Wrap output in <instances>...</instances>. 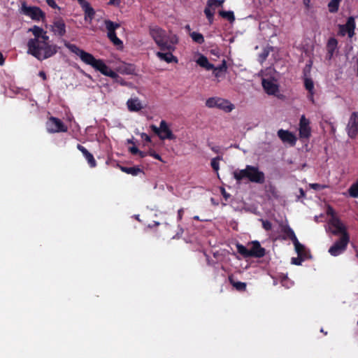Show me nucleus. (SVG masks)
Here are the masks:
<instances>
[{
	"label": "nucleus",
	"mask_w": 358,
	"mask_h": 358,
	"mask_svg": "<svg viewBox=\"0 0 358 358\" xmlns=\"http://www.w3.org/2000/svg\"><path fill=\"white\" fill-rule=\"evenodd\" d=\"M310 121L303 115L299 121V136L301 138H308L311 134V129L309 126Z\"/></svg>",
	"instance_id": "16"
},
{
	"label": "nucleus",
	"mask_w": 358,
	"mask_h": 358,
	"mask_svg": "<svg viewBox=\"0 0 358 358\" xmlns=\"http://www.w3.org/2000/svg\"><path fill=\"white\" fill-rule=\"evenodd\" d=\"M178 43L176 37L171 38L169 35H166L160 41H157L156 44L159 48L161 51L166 50H175V44Z\"/></svg>",
	"instance_id": "15"
},
{
	"label": "nucleus",
	"mask_w": 358,
	"mask_h": 358,
	"mask_svg": "<svg viewBox=\"0 0 358 358\" xmlns=\"http://www.w3.org/2000/svg\"><path fill=\"white\" fill-rule=\"evenodd\" d=\"M138 156L141 157V158H144L147 155H148V152H143V151H141L139 150V152H138Z\"/></svg>",
	"instance_id": "52"
},
{
	"label": "nucleus",
	"mask_w": 358,
	"mask_h": 358,
	"mask_svg": "<svg viewBox=\"0 0 358 358\" xmlns=\"http://www.w3.org/2000/svg\"><path fill=\"white\" fill-rule=\"evenodd\" d=\"M148 155L154 157L156 159H158V160L162 162V159L161 156L152 150H150V151H148Z\"/></svg>",
	"instance_id": "44"
},
{
	"label": "nucleus",
	"mask_w": 358,
	"mask_h": 358,
	"mask_svg": "<svg viewBox=\"0 0 358 358\" xmlns=\"http://www.w3.org/2000/svg\"><path fill=\"white\" fill-rule=\"evenodd\" d=\"M342 0H331L328 3L329 11L335 13L338 10L340 3Z\"/></svg>",
	"instance_id": "32"
},
{
	"label": "nucleus",
	"mask_w": 358,
	"mask_h": 358,
	"mask_svg": "<svg viewBox=\"0 0 358 358\" xmlns=\"http://www.w3.org/2000/svg\"><path fill=\"white\" fill-rule=\"evenodd\" d=\"M357 76H358V64H357Z\"/></svg>",
	"instance_id": "63"
},
{
	"label": "nucleus",
	"mask_w": 358,
	"mask_h": 358,
	"mask_svg": "<svg viewBox=\"0 0 358 358\" xmlns=\"http://www.w3.org/2000/svg\"><path fill=\"white\" fill-rule=\"evenodd\" d=\"M350 242V235L345 234L343 237H340L329 249L331 255L336 257L343 253Z\"/></svg>",
	"instance_id": "7"
},
{
	"label": "nucleus",
	"mask_w": 358,
	"mask_h": 358,
	"mask_svg": "<svg viewBox=\"0 0 358 358\" xmlns=\"http://www.w3.org/2000/svg\"><path fill=\"white\" fill-rule=\"evenodd\" d=\"M28 31L31 32L34 36L27 43L28 54L39 61H43L52 57L58 52L59 47L50 43L47 31L42 27L34 25Z\"/></svg>",
	"instance_id": "1"
},
{
	"label": "nucleus",
	"mask_w": 358,
	"mask_h": 358,
	"mask_svg": "<svg viewBox=\"0 0 358 358\" xmlns=\"http://www.w3.org/2000/svg\"><path fill=\"white\" fill-rule=\"evenodd\" d=\"M348 192L351 197H358V180L350 186V187L348 189Z\"/></svg>",
	"instance_id": "38"
},
{
	"label": "nucleus",
	"mask_w": 358,
	"mask_h": 358,
	"mask_svg": "<svg viewBox=\"0 0 358 358\" xmlns=\"http://www.w3.org/2000/svg\"><path fill=\"white\" fill-rule=\"evenodd\" d=\"M196 63L201 67L206 70H211L214 69V65L209 62L208 58L203 55H201L196 60Z\"/></svg>",
	"instance_id": "29"
},
{
	"label": "nucleus",
	"mask_w": 358,
	"mask_h": 358,
	"mask_svg": "<svg viewBox=\"0 0 358 358\" xmlns=\"http://www.w3.org/2000/svg\"><path fill=\"white\" fill-rule=\"evenodd\" d=\"M50 31L55 36L63 37L66 34V24L62 17H56L52 24L50 25Z\"/></svg>",
	"instance_id": "14"
},
{
	"label": "nucleus",
	"mask_w": 358,
	"mask_h": 358,
	"mask_svg": "<svg viewBox=\"0 0 358 358\" xmlns=\"http://www.w3.org/2000/svg\"><path fill=\"white\" fill-rule=\"evenodd\" d=\"M278 136L284 143H288L291 145H294L296 142V138L293 133L288 130L280 129L278 131Z\"/></svg>",
	"instance_id": "18"
},
{
	"label": "nucleus",
	"mask_w": 358,
	"mask_h": 358,
	"mask_svg": "<svg viewBox=\"0 0 358 358\" xmlns=\"http://www.w3.org/2000/svg\"><path fill=\"white\" fill-rule=\"evenodd\" d=\"M300 193H301V195L302 196H305V192H304V191L303 190V189H301V188L300 189Z\"/></svg>",
	"instance_id": "58"
},
{
	"label": "nucleus",
	"mask_w": 358,
	"mask_h": 358,
	"mask_svg": "<svg viewBox=\"0 0 358 358\" xmlns=\"http://www.w3.org/2000/svg\"><path fill=\"white\" fill-rule=\"evenodd\" d=\"M356 29L355 19L353 16L348 18L345 24L338 25V34L344 36L348 34L349 38H352L355 34V30Z\"/></svg>",
	"instance_id": "10"
},
{
	"label": "nucleus",
	"mask_w": 358,
	"mask_h": 358,
	"mask_svg": "<svg viewBox=\"0 0 358 358\" xmlns=\"http://www.w3.org/2000/svg\"><path fill=\"white\" fill-rule=\"evenodd\" d=\"M194 220H199V216H194Z\"/></svg>",
	"instance_id": "60"
},
{
	"label": "nucleus",
	"mask_w": 358,
	"mask_h": 358,
	"mask_svg": "<svg viewBox=\"0 0 358 358\" xmlns=\"http://www.w3.org/2000/svg\"><path fill=\"white\" fill-rule=\"evenodd\" d=\"M304 87L305 89L309 92H313L314 90V83L312 78H304Z\"/></svg>",
	"instance_id": "37"
},
{
	"label": "nucleus",
	"mask_w": 358,
	"mask_h": 358,
	"mask_svg": "<svg viewBox=\"0 0 358 358\" xmlns=\"http://www.w3.org/2000/svg\"><path fill=\"white\" fill-rule=\"evenodd\" d=\"M213 70V73L216 78H220L224 73L227 70V62L223 59L222 64L218 66H215Z\"/></svg>",
	"instance_id": "28"
},
{
	"label": "nucleus",
	"mask_w": 358,
	"mask_h": 358,
	"mask_svg": "<svg viewBox=\"0 0 358 358\" xmlns=\"http://www.w3.org/2000/svg\"><path fill=\"white\" fill-rule=\"evenodd\" d=\"M211 150L215 152H219V148L218 147H213L211 148Z\"/></svg>",
	"instance_id": "56"
},
{
	"label": "nucleus",
	"mask_w": 358,
	"mask_h": 358,
	"mask_svg": "<svg viewBox=\"0 0 358 358\" xmlns=\"http://www.w3.org/2000/svg\"><path fill=\"white\" fill-rule=\"evenodd\" d=\"M141 137H142V138H143L147 142H150L151 141L150 137L148 134H146L145 133H142L141 134Z\"/></svg>",
	"instance_id": "51"
},
{
	"label": "nucleus",
	"mask_w": 358,
	"mask_h": 358,
	"mask_svg": "<svg viewBox=\"0 0 358 358\" xmlns=\"http://www.w3.org/2000/svg\"><path fill=\"white\" fill-rule=\"evenodd\" d=\"M310 0H304V4L306 6V7L309 6Z\"/></svg>",
	"instance_id": "57"
},
{
	"label": "nucleus",
	"mask_w": 358,
	"mask_h": 358,
	"mask_svg": "<svg viewBox=\"0 0 358 358\" xmlns=\"http://www.w3.org/2000/svg\"><path fill=\"white\" fill-rule=\"evenodd\" d=\"M150 34L155 43L160 41L162 38L165 37L166 34V31L159 27H153L150 29Z\"/></svg>",
	"instance_id": "24"
},
{
	"label": "nucleus",
	"mask_w": 358,
	"mask_h": 358,
	"mask_svg": "<svg viewBox=\"0 0 358 358\" xmlns=\"http://www.w3.org/2000/svg\"><path fill=\"white\" fill-rule=\"evenodd\" d=\"M222 159V157H220V156H217L213 159H212L211 160V162H210V165H211V167L212 169L215 171V172H217L219 169H220V166H219V162Z\"/></svg>",
	"instance_id": "40"
},
{
	"label": "nucleus",
	"mask_w": 358,
	"mask_h": 358,
	"mask_svg": "<svg viewBox=\"0 0 358 358\" xmlns=\"http://www.w3.org/2000/svg\"><path fill=\"white\" fill-rule=\"evenodd\" d=\"M327 213H328L329 215H332V217H335V216L334 215V211L333 208H331V207H329V208L328 211H327Z\"/></svg>",
	"instance_id": "54"
},
{
	"label": "nucleus",
	"mask_w": 358,
	"mask_h": 358,
	"mask_svg": "<svg viewBox=\"0 0 358 358\" xmlns=\"http://www.w3.org/2000/svg\"><path fill=\"white\" fill-rule=\"evenodd\" d=\"M326 59L331 60L336 51L338 50V40L334 37H331L327 41Z\"/></svg>",
	"instance_id": "20"
},
{
	"label": "nucleus",
	"mask_w": 358,
	"mask_h": 358,
	"mask_svg": "<svg viewBox=\"0 0 358 358\" xmlns=\"http://www.w3.org/2000/svg\"><path fill=\"white\" fill-rule=\"evenodd\" d=\"M236 248H237L238 252L240 255H241L243 257H245V258L250 257V250L243 245H242L241 243H237Z\"/></svg>",
	"instance_id": "34"
},
{
	"label": "nucleus",
	"mask_w": 358,
	"mask_h": 358,
	"mask_svg": "<svg viewBox=\"0 0 358 358\" xmlns=\"http://www.w3.org/2000/svg\"><path fill=\"white\" fill-rule=\"evenodd\" d=\"M249 250L250 257L261 258L266 254V250L261 246L257 241L252 242V248Z\"/></svg>",
	"instance_id": "19"
},
{
	"label": "nucleus",
	"mask_w": 358,
	"mask_h": 358,
	"mask_svg": "<svg viewBox=\"0 0 358 358\" xmlns=\"http://www.w3.org/2000/svg\"><path fill=\"white\" fill-rule=\"evenodd\" d=\"M184 213L183 208H180L178 210V220L180 221L182 220Z\"/></svg>",
	"instance_id": "50"
},
{
	"label": "nucleus",
	"mask_w": 358,
	"mask_h": 358,
	"mask_svg": "<svg viewBox=\"0 0 358 358\" xmlns=\"http://www.w3.org/2000/svg\"><path fill=\"white\" fill-rule=\"evenodd\" d=\"M46 129L48 133L54 134L66 132L68 131V127L60 119L55 117H50L46 122Z\"/></svg>",
	"instance_id": "9"
},
{
	"label": "nucleus",
	"mask_w": 358,
	"mask_h": 358,
	"mask_svg": "<svg viewBox=\"0 0 358 358\" xmlns=\"http://www.w3.org/2000/svg\"><path fill=\"white\" fill-rule=\"evenodd\" d=\"M190 36L192 39L198 44H202L205 41L203 36L199 32L193 31L190 33Z\"/></svg>",
	"instance_id": "35"
},
{
	"label": "nucleus",
	"mask_w": 358,
	"mask_h": 358,
	"mask_svg": "<svg viewBox=\"0 0 358 358\" xmlns=\"http://www.w3.org/2000/svg\"><path fill=\"white\" fill-rule=\"evenodd\" d=\"M65 46L73 53L79 56L82 62L87 65H90L96 71L101 72L103 75L112 78L118 77V74L108 67L103 60L96 59L92 54L80 49L75 44L69 43H65Z\"/></svg>",
	"instance_id": "3"
},
{
	"label": "nucleus",
	"mask_w": 358,
	"mask_h": 358,
	"mask_svg": "<svg viewBox=\"0 0 358 358\" xmlns=\"http://www.w3.org/2000/svg\"><path fill=\"white\" fill-rule=\"evenodd\" d=\"M348 136L354 139L358 135V111L351 113L346 127Z\"/></svg>",
	"instance_id": "13"
},
{
	"label": "nucleus",
	"mask_w": 358,
	"mask_h": 358,
	"mask_svg": "<svg viewBox=\"0 0 358 358\" xmlns=\"http://www.w3.org/2000/svg\"><path fill=\"white\" fill-rule=\"evenodd\" d=\"M127 106L129 110L131 112H138L143 108L142 103L138 98L129 99L127 101Z\"/></svg>",
	"instance_id": "27"
},
{
	"label": "nucleus",
	"mask_w": 358,
	"mask_h": 358,
	"mask_svg": "<svg viewBox=\"0 0 358 358\" xmlns=\"http://www.w3.org/2000/svg\"><path fill=\"white\" fill-rule=\"evenodd\" d=\"M314 94H315V91L308 92L307 97H308V100L310 101H311L312 103H315Z\"/></svg>",
	"instance_id": "48"
},
{
	"label": "nucleus",
	"mask_w": 358,
	"mask_h": 358,
	"mask_svg": "<svg viewBox=\"0 0 358 358\" xmlns=\"http://www.w3.org/2000/svg\"><path fill=\"white\" fill-rule=\"evenodd\" d=\"M129 152L132 155H138V152H139V150L138 149L137 147L133 146V147L129 148Z\"/></svg>",
	"instance_id": "49"
},
{
	"label": "nucleus",
	"mask_w": 358,
	"mask_h": 358,
	"mask_svg": "<svg viewBox=\"0 0 358 358\" xmlns=\"http://www.w3.org/2000/svg\"><path fill=\"white\" fill-rule=\"evenodd\" d=\"M221 194L224 198L225 201H227L229 198L230 197V194L227 193L224 188H221Z\"/></svg>",
	"instance_id": "47"
},
{
	"label": "nucleus",
	"mask_w": 358,
	"mask_h": 358,
	"mask_svg": "<svg viewBox=\"0 0 358 358\" xmlns=\"http://www.w3.org/2000/svg\"><path fill=\"white\" fill-rule=\"evenodd\" d=\"M120 170L124 173H126L127 174H130V175H132L134 176H137L140 173L143 172L142 169H141L140 168H138L137 166H131V167L120 166Z\"/></svg>",
	"instance_id": "31"
},
{
	"label": "nucleus",
	"mask_w": 358,
	"mask_h": 358,
	"mask_svg": "<svg viewBox=\"0 0 358 358\" xmlns=\"http://www.w3.org/2000/svg\"><path fill=\"white\" fill-rule=\"evenodd\" d=\"M229 281L237 291L244 292L246 290V283L235 281L232 275L229 276Z\"/></svg>",
	"instance_id": "30"
},
{
	"label": "nucleus",
	"mask_w": 358,
	"mask_h": 358,
	"mask_svg": "<svg viewBox=\"0 0 358 358\" xmlns=\"http://www.w3.org/2000/svg\"><path fill=\"white\" fill-rule=\"evenodd\" d=\"M3 63H4V58H3L2 53L0 52V66L3 65Z\"/></svg>",
	"instance_id": "55"
},
{
	"label": "nucleus",
	"mask_w": 358,
	"mask_h": 358,
	"mask_svg": "<svg viewBox=\"0 0 358 358\" xmlns=\"http://www.w3.org/2000/svg\"><path fill=\"white\" fill-rule=\"evenodd\" d=\"M321 332L324 333V331H323V329H322Z\"/></svg>",
	"instance_id": "62"
},
{
	"label": "nucleus",
	"mask_w": 358,
	"mask_h": 358,
	"mask_svg": "<svg viewBox=\"0 0 358 358\" xmlns=\"http://www.w3.org/2000/svg\"><path fill=\"white\" fill-rule=\"evenodd\" d=\"M262 86L268 94H275L278 91V86L272 80L263 79Z\"/></svg>",
	"instance_id": "25"
},
{
	"label": "nucleus",
	"mask_w": 358,
	"mask_h": 358,
	"mask_svg": "<svg viewBox=\"0 0 358 358\" xmlns=\"http://www.w3.org/2000/svg\"><path fill=\"white\" fill-rule=\"evenodd\" d=\"M21 10L24 15L29 17L32 20L37 22L45 20V13L38 6H28L25 2H23Z\"/></svg>",
	"instance_id": "5"
},
{
	"label": "nucleus",
	"mask_w": 358,
	"mask_h": 358,
	"mask_svg": "<svg viewBox=\"0 0 358 358\" xmlns=\"http://www.w3.org/2000/svg\"><path fill=\"white\" fill-rule=\"evenodd\" d=\"M150 129L161 140H175L176 138V136L169 129L165 120H162L160 122L159 127H157L155 124H152L150 126Z\"/></svg>",
	"instance_id": "6"
},
{
	"label": "nucleus",
	"mask_w": 358,
	"mask_h": 358,
	"mask_svg": "<svg viewBox=\"0 0 358 358\" xmlns=\"http://www.w3.org/2000/svg\"><path fill=\"white\" fill-rule=\"evenodd\" d=\"M224 1V0H208L203 12L208 19L209 24H212L213 23L215 8L221 7Z\"/></svg>",
	"instance_id": "11"
},
{
	"label": "nucleus",
	"mask_w": 358,
	"mask_h": 358,
	"mask_svg": "<svg viewBox=\"0 0 358 358\" xmlns=\"http://www.w3.org/2000/svg\"><path fill=\"white\" fill-rule=\"evenodd\" d=\"M304 258L298 256V257L292 258V263L295 265H301L302 262L304 261Z\"/></svg>",
	"instance_id": "43"
},
{
	"label": "nucleus",
	"mask_w": 358,
	"mask_h": 358,
	"mask_svg": "<svg viewBox=\"0 0 358 358\" xmlns=\"http://www.w3.org/2000/svg\"><path fill=\"white\" fill-rule=\"evenodd\" d=\"M233 175L238 183L245 178L248 179L251 182L258 184H263L265 182L264 173L259 171L258 167L251 165H247L244 169L236 170Z\"/></svg>",
	"instance_id": "4"
},
{
	"label": "nucleus",
	"mask_w": 358,
	"mask_h": 358,
	"mask_svg": "<svg viewBox=\"0 0 358 358\" xmlns=\"http://www.w3.org/2000/svg\"><path fill=\"white\" fill-rule=\"evenodd\" d=\"M120 0H109V2L108 3V5L115 6L117 7L120 6Z\"/></svg>",
	"instance_id": "46"
},
{
	"label": "nucleus",
	"mask_w": 358,
	"mask_h": 358,
	"mask_svg": "<svg viewBox=\"0 0 358 358\" xmlns=\"http://www.w3.org/2000/svg\"><path fill=\"white\" fill-rule=\"evenodd\" d=\"M309 186H310V187L311 189H313L314 190H316V191L324 189H325L327 187L326 185H321V184H319V183H310V184H309Z\"/></svg>",
	"instance_id": "41"
},
{
	"label": "nucleus",
	"mask_w": 358,
	"mask_h": 358,
	"mask_svg": "<svg viewBox=\"0 0 358 358\" xmlns=\"http://www.w3.org/2000/svg\"><path fill=\"white\" fill-rule=\"evenodd\" d=\"M217 108L222 110L226 113H229L234 108V105L229 100L219 97Z\"/></svg>",
	"instance_id": "26"
},
{
	"label": "nucleus",
	"mask_w": 358,
	"mask_h": 358,
	"mask_svg": "<svg viewBox=\"0 0 358 358\" xmlns=\"http://www.w3.org/2000/svg\"><path fill=\"white\" fill-rule=\"evenodd\" d=\"M65 46L73 53L79 56L82 62L87 65H90L96 71L101 72L103 75L112 78L118 77V74L108 67L103 60L96 59L92 54L80 49L75 44L69 43H65Z\"/></svg>",
	"instance_id": "2"
},
{
	"label": "nucleus",
	"mask_w": 358,
	"mask_h": 358,
	"mask_svg": "<svg viewBox=\"0 0 358 358\" xmlns=\"http://www.w3.org/2000/svg\"><path fill=\"white\" fill-rule=\"evenodd\" d=\"M219 97H210L208 98L206 101V106L208 108H217V103L218 101Z\"/></svg>",
	"instance_id": "39"
},
{
	"label": "nucleus",
	"mask_w": 358,
	"mask_h": 358,
	"mask_svg": "<svg viewBox=\"0 0 358 358\" xmlns=\"http://www.w3.org/2000/svg\"><path fill=\"white\" fill-rule=\"evenodd\" d=\"M47 4L51 7L52 8H54V9H60V7H59L57 6V4L56 3V2L54 1V0H45Z\"/></svg>",
	"instance_id": "45"
},
{
	"label": "nucleus",
	"mask_w": 358,
	"mask_h": 358,
	"mask_svg": "<svg viewBox=\"0 0 358 358\" xmlns=\"http://www.w3.org/2000/svg\"><path fill=\"white\" fill-rule=\"evenodd\" d=\"M219 15L222 17L227 19L230 22H233L235 20V16L233 11L220 10Z\"/></svg>",
	"instance_id": "33"
},
{
	"label": "nucleus",
	"mask_w": 358,
	"mask_h": 358,
	"mask_svg": "<svg viewBox=\"0 0 358 358\" xmlns=\"http://www.w3.org/2000/svg\"><path fill=\"white\" fill-rule=\"evenodd\" d=\"M186 28H187V29H189V25H187V26L186 27Z\"/></svg>",
	"instance_id": "61"
},
{
	"label": "nucleus",
	"mask_w": 358,
	"mask_h": 358,
	"mask_svg": "<svg viewBox=\"0 0 358 358\" xmlns=\"http://www.w3.org/2000/svg\"><path fill=\"white\" fill-rule=\"evenodd\" d=\"M329 224L331 233L335 236L341 234V237H343L345 234H349L345 224L337 217H332L329 220Z\"/></svg>",
	"instance_id": "12"
},
{
	"label": "nucleus",
	"mask_w": 358,
	"mask_h": 358,
	"mask_svg": "<svg viewBox=\"0 0 358 358\" xmlns=\"http://www.w3.org/2000/svg\"><path fill=\"white\" fill-rule=\"evenodd\" d=\"M127 143H134V142H133V140H132V139H128V140H127Z\"/></svg>",
	"instance_id": "59"
},
{
	"label": "nucleus",
	"mask_w": 358,
	"mask_h": 358,
	"mask_svg": "<svg viewBox=\"0 0 358 358\" xmlns=\"http://www.w3.org/2000/svg\"><path fill=\"white\" fill-rule=\"evenodd\" d=\"M282 232L283 233L285 237L284 238L290 239L294 245V247L298 250L300 248H302L301 244L299 242L294 231L293 229L288 225L283 226L282 228Z\"/></svg>",
	"instance_id": "17"
},
{
	"label": "nucleus",
	"mask_w": 358,
	"mask_h": 358,
	"mask_svg": "<svg viewBox=\"0 0 358 358\" xmlns=\"http://www.w3.org/2000/svg\"><path fill=\"white\" fill-rule=\"evenodd\" d=\"M77 148L83 153L90 167L94 168L96 166V162L93 155L90 153L84 146L80 144H78Z\"/></svg>",
	"instance_id": "23"
},
{
	"label": "nucleus",
	"mask_w": 358,
	"mask_h": 358,
	"mask_svg": "<svg viewBox=\"0 0 358 358\" xmlns=\"http://www.w3.org/2000/svg\"><path fill=\"white\" fill-rule=\"evenodd\" d=\"M262 227L266 231H270L272 229V224L268 220H262Z\"/></svg>",
	"instance_id": "42"
},
{
	"label": "nucleus",
	"mask_w": 358,
	"mask_h": 358,
	"mask_svg": "<svg viewBox=\"0 0 358 358\" xmlns=\"http://www.w3.org/2000/svg\"><path fill=\"white\" fill-rule=\"evenodd\" d=\"M174 50H166L161 51L157 52V56L163 61H165L167 63H176L178 62V59L176 57H175L172 52Z\"/></svg>",
	"instance_id": "22"
},
{
	"label": "nucleus",
	"mask_w": 358,
	"mask_h": 358,
	"mask_svg": "<svg viewBox=\"0 0 358 358\" xmlns=\"http://www.w3.org/2000/svg\"><path fill=\"white\" fill-rule=\"evenodd\" d=\"M38 76L42 78L43 80H45L47 79L46 73L43 71H41L38 73Z\"/></svg>",
	"instance_id": "53"
},
{
	"label": "nucleus",
	"mask_w": 358,
	"mask_h": 358,
	"mask_svg": "<svg viewBox=\"0 0 358 358\" xmlns=\"http://www.w3.org/2000/svg\"><path fill=\"white\" fill-rule=\"evenodd\" d=\"M302 248H300L299 250L295 248L296 252L298 254V256L304 258V259L310 257V255L309 251L306 250L305 246L301 244Z\"/></svg>",
	"instance_id": "36"
},
{
	"label": "nucleus",
	"mask_w": 358,
	"mask_h": 358,
	"mask_svg": "<svg viewBox=\"0 0 358 358\" xmlns=\"http://www.w3.org/2000/svg\"><path fill=\"white\" fill-rule=\"evenodd\" d=\"M104 24L108 31L107 36L109 40L116 46L123 47L122 41L117 36L115 30L120 27V24L112 22L110 20H105Z\"/></svg>",
	"instance_id": "8"
},
{
	"label": "nucleus",
	"mask_w": 358,
	"mask_h": 358,
	"mask_svg": "<svg viewBox=\"0 0 358 358\" xmlns=\"http://www.w3.org/2000/svg\"><path fill=\"white\" fill-rule=\"evenodd\" d=\"M85 12V20H87L90 19V21H92L94 17L95 11L94 8L90 6V3L86 1L85 0H77Z\"/></svg>",
	"instance_id": "21"
}]
</instances>
